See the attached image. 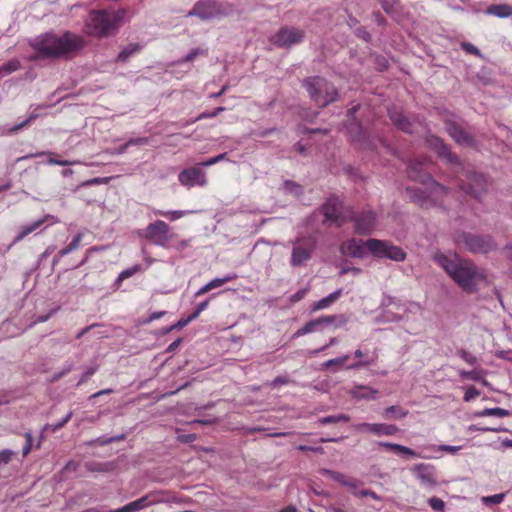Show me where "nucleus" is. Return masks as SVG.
<instances>
[{"instance_id":"f257e3e1","label":"nucleus","mask_w":512,"mask_h":512,"mask_svg":"<svg viewBox=\"0 0 512 512\" xmlns=\"http://www.w3.org/2000/svg\"><path fill=\"white\" fill-rule=\"evenodd\" d=\"M433 259L465 292L475 293L481 286L488 285L486 272L457 254L436 253Z\"/></svg>"},{"instance_id":"f03ea898","label":"nucleus","mask_w":512,"mask_h":512,"mask_svg":"<svg viewBox=\"0 0 512 512\" xmlns=\"http://www.w3.org/2000/svg\"><path fill=\"white\" fill-rule=\"evenodd\" d=\"M84 46L82 37L71 32H65L58 36L53 33H46L37 37L32 47L40 58H59L71 55Z\"/></svg>"},{"instance_id":"7ed1b4c3","label":"nucleus","mask_w":512,"mask_h":512,"mask_svg":"<svg viewBox=\"0 0 512 512\" xmlns=\"http://www.w3.org/2000/svg\"><path fill=\"white\" fill-rule=\"evenodd\" d=\"M124 15V10L93 11L86 22L87 33L94 36H106L118 26Z\"/></svg>"},{"instance_id":"20e7f679","label":"nucleus","mask_w":512,"mask_h":512,"mask_svg":"<svg viewBox=\"0 0 512 512\" xmlns=\"http://www.w3.org/2000/svg\"><path fill=\"white\" fill-rule=\"evenodd\" d=\"M302 84L310 98L320 107H325L338 98L336 88L323 77H308L303 80Z\"/></svg>"},{"instance_id":"39448f33","label":"nucleus","mask_w":512,"mask_h":512,"mask_svg":"<svg viewBox=\"0 0 512 512\" xmlns=\"http://www.w3.org/2000/svg\"><path fill=\"white\" fill-rule=\"evenodd\" d=\"M366 249L377 258H385L395 262L406 260V252L399 246L388 240L368 239L365 242Z\"/></svg>"},{"instance_id":"423d86ee","label":"nucleus","mask_w":512,"mask_h":512,"mask_svg":"<svg viewBox=\"0 0 512 512\" xmlns=\"http://www.w3.org/2000/svg\"><path fill=\"white\" fill-rule=\"evenodd\" d=\"M290 265L293 268L306 266L312 259L316 249V241L312 237L300 236L291 242Z\"/></svg>"},{"instance_id":"0eeeda50","label":"nucleus","mask_w":512,"mask_h":512,"mask_svg":"<svg viewBox=\"0 0 512 512\" xmlns=\"http://www.w3.org/2000/svg\"><path fill=\"white\" fill-rule=\"evenodd\" d=\"M170 502H180V500L175 495L169 494L167 492L155 491L148 493L141 498L124 505L121 508L110 510L109 512H137L155 504Z\"/></svg>"},{"instance_id":"6e6552de","label":"nucleus","mask_w":512,"mask_h":512,"mask_svg":"<svg viewBox=\"0 0 512 512\" xmlns=\"http://www.w3.org/2000/svg\"><path fill=\"white\" fill-rule=\"evenodd\" d=\"M226 15L221 6L213 0H200L193 9L188 12L187 16H197L202 20H210Z\"/></svg>"},{"instance_id":"1a4fd4ad","label":"nucleus","mask_w":512,"mask_h":512,"mask_svg":"<svg viewBox=\"0 0 512 512\" xmlns=\"http://www.w3.org/2000/svg\"><path fill=\"white\" fill-rule=\"evenodd\" d=\"M304 36V31L301 29L283 27L272 36L271 42L279 47L289 48L302 42Z\"/></svg>"},{"instance_id":"9d476101","label":"nucleus","mask_w":512,"mask_h":512,"mask_svg":"<svg viewBox=\"0 0 512 512\" xmlns=\"http://www.w3.org/2000/svg\"><path fill=\"white\" fill-rule=\"evenodd\" d=\"M413 475L426 490H433L438 485L437 472L433 465L417 464L411 469Z\"/></svg>"},{"instance_id":"9b49d317","label":"nucleus","mask_w":512,"mask_h":512,"mask_svg":"<svg viewBox=\"0 0 512 512\" xmlns=\"http://www.w3.org/2000/svg\"><path fill=\"white\" fill-rule=\"evenodd\" d=\"M178 181L186 188L194 186L204 187L207 184V177L198 164L197 166L182 170L178 175Z\"/></svg>"},{"instance_id":"f8f14e48","label":"nucleus","mask_w":512,"mask_h":512,"mask_svg":"<svg viewBox=\"0 0 512 512\" xmlns=\"http://www.w3.org/2000/svg\"><path fill=\"white\" fill-rule=\"evenodd\" d=\"M169 226L161 220L150 223L145 229L144 237L153 244L164 247L168 240Z\"/></svg>"},{"instance_id":"ddd939ff","label":"nucleus","mask_w":512,"mask_h":512,"mask_svg":"<svg viewBox=\"0 0 512 512\" xmlns=\"http://www.w3.org/2000/svg\"><path fill=\"white\" fill-rule=\"evenodd\" d=\"M341 210L342 202L337 197H330L322 207L325 220L336 225H341L343 222Z\"/></svg>"},{"instance_id":"4468645a","label":"nucleus","mask_w":512,"mask_h":512,"mask_svg":"<svg viewBox=\"0 0 512 512\" xmlns=\"http://www.w3.org/2000/svg\"><path fill=\"white\" fill-rule=\"evenodd\" d=\"M356 432H372L378 436L386 435L391 436L394 435L398 428L395 425L391 424H382V423H359L353 426Z\"/></svg>"},{"instance_id":"2eb2a0df","label":"nucleus","mask_w":512,"mask_h":512,"mask_svg":"<svg viewBox=\"0 0 512 512\" xmlns=\"http://www.w3.org/2000/svg\"><path fill=\"white\" fill-rule=\"evenodd\" d=\"M446 130L458 144L467 146L473 144V137L466 131L462 124L455 121H447Z\"/></svg>"},{"instance_id":"dca6fc26","label":"nucleus","mask_w":512,"mask_h":512,"mask_svg":"<svg viewBox=\"0 0 512 512\" xmlns=\"http://www.w3.org/2000/svg\"><path fill=\"white\" fill-rule=\"evenodd\" d=\"M465 247L471 252L487 253L493 249V243L480 236L465 235L463 237Z\"/></svg>"},{"instance_id":"f3484780","label":"nucleus","mask_w":512,"mask_h":512,"mask_svg":"<svg viewBox=\"0 0 512 512\" xmlns=\"http://www.w3.org/2000/svg\"><path fill=\"white\" fill-rule=\"evenodd\" d=\"M58 219L52 215H45L42 218L33 221L28 225H24L20 228L19 233L15 236L13 243H17L24 239L27 235L37 230L41 225L48 223V225H52L57 223Z\"/></svg>"},{"instance_id":"a211bd4d","label":"nucleus","mask_w":512,"mask_h":512,"mask_svg":"<svg viewBox=\"0 0 512 512\" xmlns=\"http://www.w3.org/2000/svg\"><path fill=\"white\" fill-rule=\"evenodd\" d=\"M366 246L357 242L355 239H349L340 246V253L344 256L362 259L366 256Z\"/></svg>"},{"instance_id":"6ab92c4d","label":"nucleus","mask_w":512,"mask_h":512,"mask_svg":"<svg viewBox=\"0 0 512 512\" xmlns=\"http://www.w3.org/2000/svg\"><path fill=\"white\" fill-rule=\"evenodd\" d=\"M392 122L402 131L406 133H414L418 131L420 123L410 121L401 111L392 110L389 112Z\"/></svg>"},{"instance_id":"aec40b11","label":"nucleus","mask_w":512,"mask_h":512,"mask_svg":"<svg viewBox=\"0 0 512 512\" xmlns=\"http://www.w3.org/2000/svg\"><path fill=\"white\" fill-rule=\"evenodd\" d=\"M376 224V215L372 212L361 214L355 218L356 230L361 234H368Z\"/></svg>"},{"instance_id":"412c9836","label":"nucleus","mask_w":512,"mask_h":512,"mask_svg":"<svg viewBox=\"0 0 512 512\" xmlns=\"http://www.w3.org/2000/svg\"><path fill=\"white\" fill-rule=\"evenodd\" d=\"M462 189L465 192L472 194L475 198H480L486 189V179L482 175L474 174L472 175L468 186H463Z\"/></svg>"},{"instance_id":"4be33fe9","label":"nucleus","mask_w":512,"mask_h":512,"mask_svg":"<svg viewBox=\"0 0 512 512\" xmlns=\"http://www.w3.org/2000/svg\"><path fill=\"white\" fill-rule=\"evenodd\" d=\"M428 142L441 157L446 158L452 164L458 163V158L450 152L449 148L439 137L431 136Z\"/></svg>"},{"instance_id":"5701e85b","label":"nucleus","mask_w":512,"mask_h":512,"mask_svg":"<svg viewBox=\"0 0 512 512\" xmlns=\"http://www.w3.org/2000/svg\"><path fill=\"white\" fill-rule=\"evenodd\" d=\"M378 391L365 385L355 386L351 390V395L356 399L373 400L376 399Z\"/></svg>"},{"instance_id":"b1692460","label":"nucleus","mask_w":512,"mask_h":512,"mask_svg":"<svg viewBox=\"0 0 512 512\" xmlns=\"http://www.w3.org/2000/svg\"><path fill=\"white\" fill-rule=\"evenodd\" d=\"M486 14L492 15L498 18H508L512 16V6L508 4H493L490 5L487 10Z\"/></svg>"},{"instance_id":"393cba45","label":"nucleus","mask_w":512,"mask_h":512,"mask_svg":"<svg viewBox=\"0 0 512 512\" xmlns=\"http://www.w3.org/2000/svg\"><path fill=\"white\" fill-rule=\"evenodd\" d=\"M342 292H343V290L341 288L337 289L336 291L330 293L326 297L315 302L312 307V311L315 312L318 310L328 308L332 303H334L341 296Z\"/></svg>"},{"instance_id":"a878e982","label":"nucleus","mask_w":512,"mask_h":512,"mask_svg":"<svg viewBox=\"0 0 512 512\" xmlns=\"http://www.w3.org/2000/svg\"><path fill=\"white\" fill-rule=\"evenodd\" d=\"M408 413L409 412L407 409H404L399 405H392L384 409L383 417L385 419H402L405 418L408 415Z\"/></svg>"},{"instance_id":"bb28decb","label":"nucleus","mask_w":512,"mask_h":512,"mask_svg":"<svg viewBox=\"0 0 512 512\" xmlns=\"http://www.w3.org/2000/svg\"><path fill=\"white\" fill-rule=\"evenodd\" d=\"M336 317L333 316H322L317 319L311 320L306 323L307 329L309 333L317 331L324 324H332Z\"/></svg>"},{"instance_id":"cd10ccee","label":"nucleus","mask_w":512,"mask_h":512,"mask_svg":"<svg viewBox=\"0 0 512 512\" xmlns=\"http://www.w3.org/2000/svg\"><path fill=\"white\" fill-rule=\"evenodd\" d=\"M85 467L90 472H110L115 468L113 462H88Z\"/></svg>"},{"instance_id":"c85d7f7f","label":"nucleus","mask_w":512,"mask_h":512,"mask_svg":"<svg viewBox=\"0 0 512 512\" xmlns=\"http://www.w3.org/2000/svg\"><path fill=\"white\" fill-rule=\"evenodd\" d=\"M82 237L83 235L81 233H78L74 239L72 240V242L65 248H63L62 250H60L59 252V255H58V258H55L54 259V263L57 262L59 260L60 257H64L68 254H70L72 251L76 250L79 248L80 246V243H81V240H82Z\"/></svg>"},{"instance_id":"c756f323","label":"nucleus","mask_w":512,"mask_h":512,"mask_svg":"<svg viewBox=\"0 0 512 512\" xmlns=\"http://www.w3.org/2000/svg\"><path fill=\"white\" fill-rule=\"evenodd\" d=\"M350 416L347 414H338V415H330L326 417H321L318 419L317 423L319 425H326V424H332V423H339V422H349Z\"/></svg>"},{"instance_id":"7c9ffc66","label":"nucleus","mask_w":512,"mask_h":512,"mask_svg":"<svg viewBox=\"0 0 512 512\" xmlns=\"http://www.w3.org/2000/svg\"><path fill=\"white\" fill-rule=\"evenodd\" d=\"M509 415V411L503 408L495 407V408H486L478 413V416H495L499 418L507 417Z\"/></svg>"},{"instance_id":"2f4dec72","label":"nucleus","mask_w":512,"mask_h":512,"mask_svg":"<svg viewBox=\"0 0 512 512\" xmlns=\"http://www.w3.org/2000/svg\"><path fill=\"white\" fill-rule=\"evenodd\" d=\"M143 271L142 267L138 264L130 267V268H127L123 271L120 272V274L118 275L117 279H116V284L117 285H120V283L125 280V279H128L130 277H132L134 274L138 273V272H141Z\"/></svg>"},{"instance_id":"473e14b6","label":"nucleus","mask_w":512,"mask_h":512,"mask_svg":"<svg viewBox=\"0 0 512 512\" xmlns=\"http://www.w3.org/2000/svg\"><path fill=\"white\" fill-rule=\"evenodd\" d=\"M154 215H161L164 217H168L170 220L175 221L186 215L188 212L183 210H173V211H162V210H154Z\"/></svg>"},{"instance_id":"72a5a7b5","label":"nucleus","mask_w":512,"mask_h":512,"mask_svg":"<svg viewBox=\"0 0 512 512\" xmlns=\"http://www.w3.org/2000/svg\"><path fill=\"white\" fill-rule=\"evenodd\" d=\"M505 493H498L490 496H483L481 502L486 505H498L501 504L505 499Z\"/></svg>"},{"instance_id":"f704fd0d","label":"nucleus","mask_w":512,"mask_h":512,"mask_svg":"<svg viewBox=\"0 0 512 512\" xmlns=\"http://www.w3.org/2000/svg\"><path fill=\"white\" fill-rule=\"evenodd\" d=\"M72 416L73 412L69 411L62 420H59V422L54 424H46L43 427V430H50L51 432H56L57 430L61 429L72 418Z\"/></svg>"},{"instance_id":"c9c22d12","label":"nucleus","mask_w":512,"mask_h":512,"mask_svg":"<svg viewBox=\"0 0 512 512\" xmlns=\"http://www.w3.org/2000/svg\"><path fill=\"white\" fill-rule=\"evenodd\" d=\"M20 68V62L16 59L9 61L8 63L0 66V75L5 76L17 71Z\"/></svg>"},{"instance_id":"e433bc0d","label":"nucleus","mask_w":512,"mask_h":512,"mask_svg":"<svg viewBox=\"0 0 512 512\" xmlns=\"http://www.w3.org/2000/svg\"><path fill=\"white\" fill-rule=\"evenodd\" d=\"M320 474L340 483L341 485H343V483L347 477L342 473H339V472H336L333 470H329V469H325V468L320 470Z\"/></svg>"},{"instance_id":"4c0bfd02","label":"nucleus","mask_w":512,"mask_h":512,"mask_svg":"<svg viewBox=\"0 0 512 512\" xmlns=\"http://www.w3.org/2000/svg\"><path fill=\"white\" fill-rule=\"evenodd\" d=\"M140 49L137 44H130L127 47L123 48L118 54L119 61H126L132 54Z\"/></svg>"},{"instance_id":"58836bf2","label":"nucleus","mask_w":512,"mask_h":512,"mask_svg":"<svg viewBox=\"0 0 512 512\" xmlns=\"http://www.w3.org/2000/svg\"><path fill=\"white\" fill-rule=\"evenodd\" d=\"M199 55H207V50L194 48L185 57H183L181 60H178L177 63L192 62Z\"/></svg>"},{"instance_id":"ea45409f","label":"nucleus","mask_w":512,"mask_h":512,"mask_svg":"<svg viewBox=\"0 0 512 512\" xmlns=\"http://www.w3.org/2000/svg\"><path fill=\"white\" fill-rule=\"evenodd\" d=\"M419 171L420 170H418L417 163L413 162V163H411L409 165V172L408 173H409V177L410 178L415 179V180H419L421 182H425L427 178L430 179V177L427 176V175H420Z\"/></svg>"},{"instance_id":"a19ab883","label":"nucleus","mask_w":512,"mask_h":512,"mask_svg":"<svg viewBox=\"0 0 512 512\" xmlns=\"http://www.w3.org/2000/svg\"><path fill=\"white\" fill-rule=\"evenodd\" d=\"M236 277L237 276L235 274H232V275H227L223 278H214L211 281H209L208 284L211 287V289H215V288L221 287L223 284H225L231 280H234Z\"/></svg>"},{"instance_id":"79ce46f5","label":"nucleus","mask_w":512,"mask_h":512,"mask_svg":"<svg viewBox=\"0 0 512 512\" xmlns=\"http://www.w3.org/2000/svg\"><path fill=\"white\" fill-rule=\"evenodd\" d=\"M122 437H99L97 439H93V440H90V441H87L85 444L88 445V446H93V445H107V444H110L112 443L113 441H116L118 439H121Z\"/></svg>"},{"instance_id":"37998d69","label":"nucleus","mask_w":512,"mask_h":512,"mask_svg":"<svg viewBox=\"0 0 512 512\" xmlns=\"http://www.w3.org/2000/svg\"><path fill=\"white\" fill-rule=\"evenodd\" d=\"M284 189L286 192L294 194L296 196L302 193L301 186L291 180H286L284 182Z\"/></svg>"},{"instance_id":"c03bdc74","label":"nucleus","mask_w":512,"mask_h":512,"mask_svg":"<svg viewBox=\"0 0 512 512\" xmlns=\"http://www.w3.org/2000/svg\"><path fill=\"white\" fill-rule=\"evenodd\" d=\"M348 358H349V355L346 354V355H343L338 358L329 359V360L325 361L324 363H322L321 368L329 369L330 367H332L334 365H342Z\"/></svg>"},{"instance_id":"a18cd8bd","label":"nucleus","mask_w":512,"mask_h":512,"mask_svg":"<svg viewBox=\"0 0 512 512\" xmlns=\"http://www.w3.org/2000/svg\"><path fill=\"white\" fill-rule=\"evenodd\" d=\"M430 507L437 512H443L445 509V502L437 497H431L428 499Z\"/></svg>"},{"instance_id":"49530a36","label":"nucleus","mask_w":512,"mask_h":512,"mask_svg":"<svg viewBox=\"0 0 512 512\" xmlns=\"http://www.w3.org/2000/svg\"><path fill=\"white\" fill-rule=\"evenodd\" d=\"M402 320V316L393 314V313H386L385 315L379 317L376 322L377 323H387V322H399Z\"/></svg>"},{"instance_id":"de8ad7c7","label":"nucleus","mask_w":512,"mask_h":512,"mask_svg":"<svg viewBox=\"0 0 512 512\" xmlns=\"http://www.w3.org/2000/svg\"><path fill=\"white\" fill-rule=\"evenodd\" d=\"M37 117H38V114H36L34 112L31 113L26 120H24L23 122L19 123L18 125H15V126L11 127L9 129V132H11V133L17 132L18 130L24 128L27 124H29L30 122L35 120Z\"/></svg>"},{"instance_id":"09e8293b","label":"nucleus","mask_w":512,"mask_h":512,"mask_svg":"<svg viewBox=\"0 0 512 512\" xmlns=\"http://www.w3.org/2000/svg\"><path fill=\"white\" fill-rule=\"evenodd\" d=\"M14 455V452L10 449H4L0 451V467L7 465Z\"/></svg>"},{"instance_id":"8fccbe9b","label":"nucleus","mask_w":512,"mask_h":512,"mask_svg":"<svg viewBox=\"0 0 512 512\" xmlns=\"http://www.w3.org/2000/svg\"><path fill=\"white\" fill-rule=\"evenodd\" d=\"M225 110L224 107H218L216 108L213 112H203L201 113L199 116H197L193 122H196V121H199V120H202V119H206V118H213V117H216L218 114H220L221 112H223Z\"/></svg>"},{"instance_id":"3c124183","label":"nucleus","mask_w":512,"mask_h":512,"mask_svg":"<svg viewBox=\"0 0 512 512\" xmlns=\"http://www.w3.org/2000/svg\"><path fill=\"white\" fill-rule=\"evenodd\" d=\"M226 156H227L226 153H222V154L216 155L214 157H211L210 159H208L204 162H201L199 165L203 166V167H209V166H212V165L224 160L226 158Z\"/></svg>"},{"instance_id":"603ef678","label":"nucleus","mask_w":512,"mask_h":512,"mask_svg":"<svg viewBox=\"0 0 512 512\" xmlns=\"http://www.w3.org/2000/svg\"><path fill=\"white\" fill-rule=\"evenodd\" d=\"M24 436H25V439H26V444H25V446L22 449V454H23V456H27L30 453L31 449H32L33 437H32L31 432H26L24 434Z\"/></svg>"},{"instance_id":"864d4df0","label":"nucleus","mask_w":512,"mask_h":512,"mask_svg":"<svg viewBox=\"0 0 512 512\" xmlns=\"http://www.w3.org/2000/svg\"><path fill=\"white\" fill-rule=\"evenodd\" d=\"M479 395H480V392L476 388L470 387L466 390L463 399L465 402H470L471 400L475 399Z\"/></svg>"},{"instance_id":"5fc2aeb1","label":"nucleus","mask_w":512,"mask_h":512,"mask_svg":"<svg viewBox=\"0 0 512 512\" xmlns=\"http://www.w3.org/2000/svg\"><path fill=\"white\" fill-rule=\"evenodd\" d=\"M308 291H309L308 287L298 290L296 293L291 295L290 301L292 303H296V302L300 301L301 299H303L306 296Z\"/></svg>"},{"instance_id":"6e6d98bb","label":"nucleus","mask_w":512,"mask_h":512,"mask_svg":"<svg viewBox=\"0 0 512 512\" xmlns=\"http://www.w3.org/2000/svg\"><path fill=\"white\" fill-rule=\"evenodd\" d=\"M352 273L354 276H358L362 273V269L354 266H346L340 270V275Z\"/></svg>"},{"instance_id":"4d7b16f0","label":"nucleus","mask_w":512,"mask_h":512,"mask_svg":"<svg viewBox=\"0 0 512 512\" xmlns=\"http://www.w3.org/2000/svg\"><path fill=\"white\" fill-rule=\"evenodd\" d=\"M359 485H360V481H358L356 479L348 478V477H346V479L343 483V486L350 488L353 491V493L355 491H358Z\"/></svg>"},{"instance_id":"13d9d810","label":"nucleus","mask_w":512,"mask_h":512,"mask_svg":"<svg viewBox=\"0 0 512 512\" xmlns=\"http://www.w3.org/2000/svg\"><path fill=\"white\" fill-rule=\"evenodd\" d=\"M459 375L462 377V378H467V379H471V380H479L480 379V375L477 371H464V370H461L459 371Z\"/></svg>"},{"instance_id":"bf43d9fd","label":"nucleus","mask_w":512,"mask_h":512,"mask_svg":"<svg viewBox=\"0 0 512 512\" xmlns=\"http://www.w3.org/2000/svg\"><path fill=\"white\" fill-rule=\"evenodd\" d=\"M148 143V139L144 137L131 138L126 142V146H137V145H145Z\"/></svg>"},{"instance_id":"052dcab7","label":"nucleus","mask_w":512,"mask_h":512,"mask_svg":"<svg viewBox=\"0 0 512 512\" xmlns=\"http://www.w3.org/2000/svg\"><path fill=\"white\" fill-rule=\"evenodd\" d=\"M96 370H97L96 366L87 368V370L82 374L77 385L83 384L88 379V377L92 376L96 372Z\"/></svg>"},{"instance_id":"680f3d73","label":"nucleus","mask_w":512,"mask_h":512,"mask_svg":"<svg viewBox=\"0 0 512 512\" xmlns=\"http://www.w3.org/2000/svg\"><path fill=\"white\" fill-rule=\"evenodd\" d=\"M190 323V319L187 318H181L179 319L174 325H172L168 331H172L174 329H182L186 327Z\"/></svg>"},{"instance_id":"e2e57ef3","label":"nucleus","mask_w":512,"mask_h":512,"mask_svg":"<svg viewBox=\"0 0 512 512\" xmlns=\"http://www.w3.org/2000/svg\"><path fill=\"white\" fill-rule=\"evenodd\" d=\"M462 48L465 51H467L468 53L480 56L479 49L476 46H474L473 44H471V43H466V42L462 43Z\"/></svg>"},{"instance_id":"0e129e2a","label":"nucleus","mask_w":512,"mask_h":512,"mask_svg":"<svg viewBox=\"0 0 512 512\" xmlns=\"http://www.w3.org/2000/svg\"><path fill=\"white\" fill-rule=\"evenodd\" d=\"M289 382L288 378L285 377H276L273 381L269 383V386L272 388L279 387L281 385H285Z\"/></svg>"},{"instance_id":"69168bd1","label":"nucleus","mask_w":512,"mask_h":512,"mask_svg":"<svg viewBox=\"0 0 512 512\" xmlns=\"http://www.w3.org/2000/svg\"><path fill=\"white\" fill-rule=\"evenodd\" d=\"M461 449V446H452V445H440L439 450L443 452H449L451 454L457 453Z\"/></svg>"},{"instance_id":"338daca9","label":"nucleus","mask_w":512,"mask_h":512,"mask_svg":"<svg viewBox=\"0 0 512 512\" xmlns=\"http://www.w3.org/2000/svg\"><path fill=\"white\" fill-rule=\"evenodd\" d=\"M461 357L464 361L471 365H474L477 362V358L465 350L461 351Z\"/></svg>"},{"instance_id":"774afa93","label":"nucleus","mask_w":512,"mask_h":512,"mask_svg":"<svg viewBox=\"0 0 512 512\" xmlns=\"http://www.w3.org/2000/svg\"><path fill=\"white\" fill-rule=\"evenodd\" d=\"M79 464L73 460H69L63 468L64 472H74L78 469Z\"/></svg>"}]
</instances>
